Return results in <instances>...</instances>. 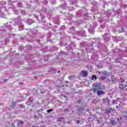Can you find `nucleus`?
Returning a JSON list of instances; mask_svg holds the SVG:
<instances>
[{"label":"nucleus","mask_w":127,"mask_h":127,"mask_svg":"<svg viewBox=\"0 0 127 127\" xmlns=\"http://www.w3.org/2000/svg\"><path fill=\"white\" fill-rule=\"evenodd\" d=\"M94 86L95 87L93 88V92L94 93H97L98 96H102V95L105 94V92L103 90H100L105 89V86L102 85V84L97 83L94 84Z\"/></svg>","instance_id":"obj_1"},{"label":"nucleus","mask_w":127,"mask_h":127,"mask_svg":"<svg viewBox=\"0 0 127 127\" xmlns=\"http://www.w3.org/2000/svg\"><path fill=\"white\" fill-rule=\"evenodd\" d=\"M119 100H113L112 101L113 104H118V106L117 105L116 107H117L118 108H121L122 107V106H123V105H124V103L123 102H122V99L119 98L118 99Z\"/></svg>","instance_id":"obj_2"},{"label":"nucleus","mask_w":127,"mask_h":127,"mask_svg":"<svg viewBox=\"0 0 127 127\" xmlns=\"http://www.w3.org/2000/svg\"><path fill=\"white\" fill-rule=\"evenodd\" d=\"M120 80H121V83H120L119 85V88L120 89H125V87H127V85H124L123 84V83L125 82V79L124 78H121Z\"/></svg>","instance_id":"obj_3"},{"label":"nucleus","mask_w":127,"mask_h":127,"mask_svg":"<svg viewBox=\"0 0 127 127\" xmlns=\"http://www.w3.org/2000/svg\"><path fill=\"white\" fill-rule=\"evenodd\" d=\"M81 74L83 77H87V76H88V72L86 70H82Z\"/></svg>","instance_id":"obj_4"},{"label":"nucleus","mask_w":127,"mask_h":127,"mask_svg":"<svg viewBox=\"0 0 127 127\" xmlns=\"http://www.w3.org/2000/svg\"><path fill=\"white\" fill-rule=\"evenodd\" d=\"M64 112L65 114H67V115H72V112L68 109H64Z\"/></svg>","instance_id":"obj_5"},{"label":"nucleus","mask_w":127,"mask_h":127,"mask_svg":"<svg viewBox=\"0 0 127 127\" xmlns=\"http://www.w3.org/2000/svg\"><path fill=\"white\" fill-rule=\"evenodd\" d=\"M103 39H109V38L110 37V35L109 33H106L103 35Z\"/></svg>","instance_id":"obj_6"},{"label":"nucleus","mask_w":127,"mask_h":127,"mask_svg":"<svg viewBox=\"0 0 127 127\" xmlns=\"http://www.w3.org/2000/svg\"><path fill=\"white\" fill-rule=\"evenodd\" d=\"M23 124H24V122H23V121H22L21 120L18 121V122L17 123V126H20V125H21L22 126V125H23Z\"/></svg>","instance_id":"obj_7"},{"label":"nucleus","mask_w":127,"mask_h":127,"mask_svg":"<svg viewBox=\"0 0 127 127\" xmlns=\"http://www.w3.org/2000/svg\"><path fill=\"white\" fill-rule=\"evenodd\" d=\"M97 76L95 75H92V76L91 77V80H92L96 81V80H97Z\"/></svg>","instance_id":"obj_8"},{"label":"nucleus","mask_w":127,"mask_h":127,"mask_svg":"<svg viewBox=\"0 0 127 127\" xmlns=\"http://www.w3.org/2000/svg\"><path fill=\"white\" fill-rule=\"evenodd\" d=\"M118 124H121L123 123V119L122 118L118 119H117Z\"/></svg>","instance_id":"obj_9"},{"label":"nucleus","mask_w":127,"mask_h":127,"mask_svg":"<svg viewBox=\"0 0 127 127\" xmlns=\"http://www.w3.org/2000/svg\"><path fill=\"white\" fill-rule=\"evenodd\" d=\"M80 35H81L82 36H84V37H86V36H87V35H86V31H84L83 33H81Z\"/></svg>","instance_id":"obj_10"},{"label":"nucleus","mask_w":127,"mask_h":127,"mask_svg":"<svg viewBox=\"0 0 127 127\" xmlns=\"http://www.w3.org/2000/svg\"><path fill=\"white\" fill-rule=\"evenodd\" d=\"M110 123L112 125H117V122L115 120H111Z\"/></svg>","instance_id":"obj_11"},{"label":"nucleus","mask_w":127,"mask_h":127,"mask_svg":"<svg viewBox=\"0 0 127 127\" xmlns=\"http://www.w3.org/2000/svg\"><path fill=\"white\" fill-rule=\"evenodd\" d=\"M124 31H125V29H124V28H120L119 29V32L122 33V32H124Z\"/></svg>","instance_id":"obj_12"},{"label":"nucleus","mask_w":127,"mask_h":127,"mask_svg":"<svg viewBox=\"0 0 127 127\" xmlns=\"http://www.w3.org/2000/svg\"><path fill=\"white\" fill-rule=\"evenodd\" d=\"M68 78L69 80H73V79H75V76H69Z\"/></svg>","instance_id":"obj_13"},{"label":"nucleus","mask_w":127,"mask_h":127,"mask_svg":"<svg viewBox=\"0 0 127 127\" xmlns=\"http://www.w3.org/2000/svg\"><path fill=\"white\" fill-rule=\"evenodd\" d=\"M100 78H101V80L104 81V80H106V79H107V76H100Z\"/></svg>","instance_id":"obj_14"},{"label":"nucleus","mask_w":127,"mask_h":127,"mask_svg":"<svg viewBox=\"0 0 127 127\" xmlns=\"http://www.w3.org/2000/svg\"><path fill=\"white\" fill-rule=\"evenodd\" d=\"M103 101L104 102H109V99H108V98H103Z\"/></svg>","instance_id":"obj_15"},{"label":"nucleus","mask_w":127,"mask_h":127,"mask_svg":"<svg viewBox=\"0 0 127 127\" xmlns=\"http://www.w3.org/2000/svg\"><path fill=\"white\" fill-rule=\"evenodd\" d=\"M51 112H53V109H49L47 111V113H51Z\"/></svg>","instance_id":"obj_16"},{"label":"nucleus","mask_w":127,"mask_h":127,"mask_svg":"<svg viewBox=\"0 0 127 127\" xmlns=\"http://www.w3.org/2000/svg\"><path fill=\"white\" fill-rule=\"evenodd\" d=\"M16 105V104L15 102H13L12 104V107H15V106Z\"/></svg>","instance_id":"obj_17"},{"label":"nucleus","mask_w":127,"mask_h":127,"mask_svg":"<svg viewBox=\"0 0 127 127\" xmlns=\"http://www.w3.org/2000/svg\"><path fill=\"white\" fill-rule=\"evenodd\" d=\"M108 71H105L103 72V75H108Z\"/></svg>","instance_id":"obj_18"},{"label":"nucleus","mask_w":127,"mask_h":127,"mask_svg":"<svg viewBox=\"0 0 127 127\" xmlns=\"http://www.w3.org/2000/svg\"><path fill=\"white\" fill-rule=\"evenodd\" d=\"M67 124H68V125H70V124H71V122L68 121V122H67Z\"/></svg>","instance_id":"obj_19"},{"label":"nucleus","mask_w":127,"mask_h":127,"mask_svg":"<svg viewBox=\"0 0 127 127\" xmlns=\"http://www.w3.org/2000/svg\"><path fill=\"white\" fill-rule=\"evenodd\" d=\"M76 123H77V124H79V123H80V121H79V120H77V121H76Z\"/></svg>","instance_id":"obj_20"},{"label":"nucleus","mask_w":127,"mask_h":127,"mask_svg":"<svg viewBox=\"0 0 127 127\" xmlns=\"http://www.w3.org/2000/svg\"><path fill=\"white\" fill-rule=\"evenodd\" d=\"M124 114H126V115H127V111H125V112H124Z\"/></svg>","instance_id":"obj_21"},{"label":"nucleus","mask_w":127,"mask_h":127,"mask_svg":"<svg viewBox=\"0 0 127 127\" xmlns=\"http://www.w3.org/2000/svg\"><path fill=\"white\" fill-rule=\"evenodd\" d=\"M107 112H108V113H111V110H107Z\"/></svg>","instance_id":"obj_22"},{"label":"nucleus","mask_w":127,"mask_h":127,"mask_svg":"<svg viewBox=\"0 0 127 127\" xmlns=\"http://www.w3.org/2000/svg\"><path fill=\"white\" fill-rule=\"evenodd\" d=\"M65 83H69V81H65Z\"/></svg>","instance_id":"obj_23"},{"label":"nucleus","mask_w":127,"mask_h":127,"mask_svg":"<svg viewBox=\"0 0 127 127\" xmlns=\"http://www.w3.org/2000/svg\"><path fill=\"white\" fill-rule=\"evenodd\" d=\"M77 103H80V101L79 100H77Z\"/></svg>","instance_id":"obj_24"},{"label":"nucleus","mask_w":127,"mask_h":127,"mask_svg":"<svg viewBox=\"0 0 127 127\" xmlns=\"http://www.w3.org/2000/svg\"><path fill=\"white\" fill-rule=\"evenodd\" d=\"M34 118H37V117L36 116V115H35V116H34Z\"/></svg>","instance_id":"obj_25"},{"label":"nucleus","mask_w":127,"mask_h":127,"mask_svg":"<svg viewBox=\"0 0 127 127\" xmlns=\"http://www.w3.org/2000/svg\"><path fill=\"white\" fill-rule=\"evenodd\" d=\"M57 122H61V120L59 119V120L57 121Z\"/></svg>","instance_id":"obj_26"},{"label":"nucleus","mask_w":127,"mask_h":127,"mask_svg":"<svg viewBox=\"0 0 127 127\" xmlns=\"http://www.w3.org/2000/svg\"><path fill=\"white\" fill-rule=\"evenodd\" d=\"M65 87H68V85L67 84L65 85Z\"/></svg>","instance_id":"obj_27"},{"label":"nucleus","mask_w":127,"mask_h":127,"mask_svg":"<svg viewBox=\"0 0 127 127\" xmlns=\"http://www.w3.org/2000/svg\"><path fill=\"white\" fill-rule=\"evenodd\" d=\"M41 123H42V124H43V123H44V122H41Z\"/></svg>","instance_id":"obj_28"},{"label":"nucleus","mask_w":127,"mask_h":127,"mask_svg":"<svg viewBox=\"0 0 127 127\" xmlns=\"http://www.w3.org/2000/svg\"><path fill=\"white\" fill-rule=\"evenodd\" d=\"M96 25H98V24H97V23H96Z\"/></svg>","instance_id":"obj_29"},{"label":"nucleus","mask_w":127,"mask_h":127,"mask_svg":"<svg viewBox=\"0 0 127 127\" xmlns=\"http://www.w3.org/2000/svg\"><path fill=\"white\" fill-rule=\"evenodd\" d=\"M58 73H60V71H58Z\"/></svg>","instance_id":"obj_30"},{"label":"nucleus","mask_w":127,"mask_h":127,"mask_svg":"<svg viewBox=\"0 0 127 127\" xmlns=\"http://www.w3.org/2000/svg\"><path fill=\"white\" fill-rule=\"evenodd\" d=\"M64 86H64V85H63V86H62V87H64Z\"/></svg>","instance_id":"obj_31"},{"label":"nucleus","mask_w":127,"mask_h":127,"mask_svg":"<svg viewBox=\"0 0 127 127\" xmlns=\"http://www.w3.org/2000/svg\"><path fill=\"white\" fill-rule=\"evenodd\" d=\"M80 111H81V109H80Z\"/></svg>","instance_id":"obj_32"}]
</instances>
